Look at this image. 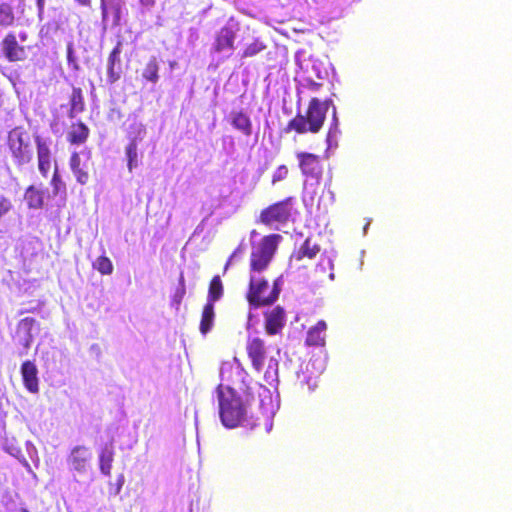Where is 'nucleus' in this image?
Masks as SVG:
<instances>
[{
  "label": "nucleus",
  "instance_id": "1",
  "mask_svg": "<svg viewBox=\"0 0 512 512\" xmlns=\"http://www.w3.org/2000/svg\"><path fill=\"white\" fill-rule=\"evenodd\" d=\"M331 99L320 101L318 98H312L304 114L297 113L284 128V132H295L297 134L312 133L317 134L323 127L326 120L329 105H332Z\"/></svg>",
  "mask_w": 512,
  "mask_h": 512
},
{
  "label": "nucleus",
  "instance_id": "2",
  "mask_svg": "<svg viewBox=\"0 0 512 512\" xmlns=\"http://www.w3.org/2000/svg\"><path fill=\"white\" fill-rule=\"evenodd\" d=\"M219 415L223 425L227 428H235L245 421L247 407L240 395L229 387L220 384L217 388Z\"/></svg>",
  "mask_w": 512,
  "mask_h": 512
},
{
  "label": "nucleus",
  "instance_id": "3",
  "mask_svg": "<svg viewBox=\"0 0 512 512\" xmlns=\"http://www.w3.org/2000/svg\"><path fill=\"white\" fill-rule=\"evenodd\" d=\"M246 353L251 361V365L257 372H262L266 362L268 361L267 370L264 372V378L272 382L277 377L278 362L276 360H268V347L264 339L258 336H250L246 341Z\"/></svg>",
  "mask_w": 512,
  "mask_h": 512
},
{
  "label": "nucleus",
  "instance_id": "4",
  "mask_svg": "<svg viewBox=\"0 0 512 512\" xmlns=\"http://www.w3.org/2000/svg\"><path fill=\"white\" fill-rule=\"evenodd\" d=\"M280 291L278 281L270 286L267 279L260 274H251L246 299L253 307L268 306L278 299Z\"/></svg>",
  "mask_w": 512,
  "mask_h": 512
},
{
  "label": "nucleus",
  "instance_id": "5",
  "mask_svg": "<svg viewBox=\"0 0 512 512\" xmlns=\"http://www.w3.org/2000/svg\"><path fill=\"white\" fill-rule=\"evenodd\" d=\"M281 239L282 236L279 234L266 235L252 247L249 263L250 275L261 274L269 267Z\"/></svg>",
  "mask_w": 512,
  "mask_h": 512
},
{
  "label": "nucleus",
  "instance_id": "6",
  "mask_svg": "<svg viewBox=\"0 0 512 512\" xmlns=\"http://www.w3.org/2000/svg\"><path fill=\"white\" fill-rule=\"evenodd\" d=\"M7 147L16 166L22 167L33 159L31 136L23 127H15L8 132Z\"/></svg>",
  "mask_w": 512,
  "mask_h": 512
},
{
  "label": "nucleus",
  "instance_id": "7",
  "mask_svg": "<svg viewBox=\"0 0 512 512\" xmlns=\"http://www.w3.org/2000/svg\"><path fill=\"white\" fill-rule=\"evenodd\" d=\"M294 198L287 197L262 209L258 222L265 226L273 224H286L292 216V204Z\"/></svg>",
  "mask_w": 512,
  "mask_h": 512
},
{
  "label": "nucleus",
  "instance_id": "8",
  "mask_svg": "<svg viewBox=\"0 0 512 512\" xmlns=\"http://www.w3.org/2000/svg\"><path fill=\"white\" fill-rule=\"evenodd\" d=\"M321 247L311 238H306L304 242L293 250L289 257V266L296 270L307 267L306 261L314 260L320 253Z\"/></svg>",
  "mask_w": 512,
  "mask_h": 512
},
{
  "label": "nucleus",
  "instance_id": "9",
  "mask_svg": "<svg viewBox=\"0 0 512 512\" xmlns=\"http://www.w3.org/2000/svg\"><path fill=\"white\" fill-rule=\"evenodd\" d=\"M296 157L299 161V168L302 174L318 181L323 174V166L319 155L309 152H298Z\"/></svg>",
  "mask_w": 512,
  "mask_h": 512
},
{
  "label": "nucleus",
  "instance_id": "10",
  "mask_svg": "<svg viewBox=\"0 0 512 512\" xmlns=\"http://www.w3.org/2000/svg\"><path fill=\"white\" fill-rule=\"evenodd\" d=\"M3 56L9 62H22L27 58L26 48L17 41L14 32H8L0 43Z\"/></svg>",
  "mask_w": 512,
  "mask_h": 512
},
{
  "label": "nucleus",
  "instance_id": "11",
  "mask_svg": "<svg viewBox=\"0 0 512 512\" xmlns=\"http://www.w3.org/2000/svg\"><path fill=\"white\" fill-rule=\"evenodd\" d=\"M264 328L268 335L281 333L286 323V314L281 306H276L264 313Z\"/></svg>",
  "mask_w": 512,
  "mask_h": 512
},
{
  "label": "nucleus",
  "instance_id": "12",
  "mask_svg": "<svg viewBox=\"0 0 512 512\" xmlns=\"http://www.w3.org/2000/svg\"><path fill=\"white\" fill-rule=\"evenodd\" d=\"M122 42L118 41L107 58V81L114 84L121 78L122 74Z\"/></svg>",
  "mask_w": 512,
  "mask_h": 512
},
{
  "label": "nucleus",
  "instance_id": "13",
  "mask_svg": "<svg viewBox=\"0 0 512 512\" xmlns=\"http://www.w3.org/2000/svg\"><path fill=\"white\" fill-rule=\"evenodd\" d=\"M228 123L244 137L253 134V122L250 115L243 109L232 110L228 116Z\"/></svg>",
  "mask_w": 512,
  "mask_h": 512
},
{
  "label": "nucleus",
  "instance_id": "14",
  "mask_svg": "<svg viewBox=\"0 0 512 512\" xmlns=\"http://www.w3.org/2000/svg\"><path fill=\"white\" fill-rule=\"evenodd\" d=\"M91 459V453L89 451V448L79 445L75 446L68 458L67 462L71 466L72 469L78 472H84L86 471L89 461Z\"/></svg>",
  "mask_w": 512,
  "mask_h": 512
},
{
  "label": "nucleus",
  "instance_id": "15",
  "mask_svg": "<svg viewBox=\"0 0 512 512\" xmlns=\"http://www.w3.org/2000/svg\"><path fill=\"white\" fill-rule=\"evenodd\" d=\"M47 196L46 189L41 185H29L24 192V200L28 209L40 210L45 206V198Z\"/></svg>",
  "mask_w": 512,
  "mask_h": 512
},
{
  "label": "nucleus",
  "instance_id": "16",
  "mask_svg": "<svg viewBox=\"0 0 512 512\" xmlns=\"http://www.w3.org/2000/svg\"><path fill=\"white\" fill-rule=\"evenodd\" d=\"M21 376L24 387L31 393H38V370L34 362L27 360L22 363Z\"/></svg>",
  "mask_w": 512,
  "mask_h": 512
},
{
  "label": "nucleus",
  "instance_id": "17",
  "mask_svg": "<svg viewBox=\"0 0 512 512\" xmlns=\"http://www.w3.org/2000/svg\"><path fill=\"white\" fill-rule=\"evenodd\" d=\"M36 324V320L31 317L21 319L17 324L15 338L19 344L27 350L33 341L32 329Z\"/></svg>",
  "mask_w": 512,
  "mask_h": 512
},
{
  "label": "nucleus",
  "instance_id": "18",
  "mask_svg": "<svg viewBox=\"0 0 512 512\" xmlns=\"http://www.w3.org/2000/svg\"><path fill=\"white\" fill-rule=\"evenodd\" d=\"M69 166L74 174L76 181L81 184L85 185L89 181V170H88V164L85 161H82L80 157V153L78 152H72L70 159H69Z\"/></svg>",
  "mask_w": 512,
  "mask_h": 512
},
{
  "label": "nucleus",
  "instance_id": "19",
  "mask_svg": "<svg viewBox=\"0 0 512 512\" xmlns=\"http://www.w3.org/2000/svg\"><path fill=\"white\" fill-rule=\"evenodd\" d=\"M235 33L230 27H222L216 34L213 44V51L221 53L234 49Z\"/></svg>",
  "mask_w": 512,
  "mask_h": 512
},
{
  "label": "nucleus",
  "instance_id": "20",
  "mask_svg": "<svg viewBox=\"0 0 512 512\" xmlns=\"http://www.w3.org/2000/svg\"><path fill=\"white\" fill-rule=\"evenodd\" d=\"M89 135V127L82 121H77L71 124L66 134V140L71 145H82L88 140Z\"/></svg>",
  "mask_w": 512,
  "mask_h": 512
},
{
  "label": "nucleus",
  "instance_id": "21",
  "mask_svg": "<svg viewBox=\"0 0 512 512\" xmlns=\"http://www.w3.org/2000/svg\"><path fill=\"white\" fill-rule=\"evenodd\" d=\"M327 324L324 320H319L314 326H312L305 339L307 346L322 347L325 345Z\"/></svg>",
  "mask_w": 512,
  "mask_h": 512
},
{
  "label": "nucleus",
  "instance_id": "22",
  "mask_svg": "<svg viewBox=\"0 0 512 512\" xmlns=\"http://www.w3.org/2000/svg\"><path fill=\"white\" fill-rule=\"evenodd\" d=\"M145 131L143 128H138L135 136L130 139L126 146L125 152L127 157V166L129 171H132L138 166V140H142Z\"/></svg>",
  "mask_w": 512,
  "mask_h": 512
},
{
  "label": "nucleus",
  "instance_id": "23",
  "mask_svg": "<svg viewBox=\"0 0 512 512\" xmlns=\"http://www.w3.org/2000/svg\"><path fill=\"white\" fill-rule=\"evenodd\" d=\"M114 454L115 453L112 443L105 445L99 453V469L101 473L106 476L111 475Z\"/></svg>",
  "mask_w": 512,
  "mask_h": 512
},
{
  "label": "nucleus",
  "instance_id": "24",
  "mask_svg": "<svg viewBox=\"0 0 512 512\" xmlns=\"http://www.w3.org/2000/svg\"><path fill=\"white\" fill-rule=\"evenodd\" d=\"M100 9L102 14V21L106 22L108 18V10L110 9L113 14V23L119 25L121 22L122 4L120 1H112L108 7L106 0H100Z\"/></svg>",
  "mask_w": 512,
  "mask_h": 512
},
{
  "label": "nucleus",
  "instance_id": "25",
  "mask_svg": "<svg viewBox=\"0 0 512 512\" xmlns=\"http://www.w3.org/2000/svg\"><path fill=\"white\" fill-rule=\"evenodd\" d=\"M314 275L317 278L328 277L330 280L334 279V264L330 257L321 255L320 260L314 270Z\"/></svg>",
  "mask_w": 512,
  "mask_h": 512
},
{
  "label": "nucleus",
  "instance_id": "26",
  "mask_svg": "<svg viewBox=\"0 0 512 512\" xmlns=\"http://www.w3.org/2000/svg\"><path fill=\"white\" fill-rule=\"evenodd\" d=\"M85 109L84 98L82 90L79 87H74L70 96V109L69 117L74 118L76 114L83 112Z\"/></svg>",
  "mask_w": 512,
  "mask_h": 512
},
{
  "label": "nucleus",
  "instance_id": "27",
  "mask_svg": "<svg viewBox=\"0 0 512 512\" xmlns=\"http://www.w3.org/2000/svg\"><path fill=\"white\" fill-rule=\"evenodd\" d=\"M223 293L224 287L221 278L219 275H215L209 283L206 303L214 304L216 301L221 299Z\"/></svg>",
  "mask_w": 512,
  "mask_h": 512
},
{
  "label": "nucleus",
  "instance_id": "28",
  "mask_svg": "<svg viewBox=\"0 0 512 512\" xmlns=\"http://www.w3.org/2000/svg\"><path fill=\"white\" fill-rule=\"evenodd\" d=\"M214 317V304L206 303L203 307L200 321V332L203 335L207 334L211 330L214 322Z\"/></svg>",
  "mask_w": 512,
  "mask_h": 512
},
{
  "label": "nucleus",
  "instance_id": "29",
  "mask_svg": "<svg viewBox=\"0 0 512 512\" xmlns=\"http://www.w3.org/2000/svg\"><path fill=\"white\" fill-rule=\"evenodd\" d=\"M16 17L11 4L3 2L0 4V28L6 29L12 27Z\"/></svg>",
  "mask_w": 512,
  "mask_h": 512
},
{
  "label": "nucleus",
  "instance_id": "30",
  "mask_svg": "<svg viewBox=\"0 0 512 512\" xmlns=\"http://www.w3.org/2000/svg\"><path fill=\"white\" fill-rule=\"evenodd\" d=\"M142 77L153 84L157 83L159 80V63L155 56H152L148 62L146 63L143 71Z\"/></svg>",
  "mask_w": 512,
  "mask_h": 512
},
{
  "label": "nucleus",
  "instance_id": "31",
  "mask_svg": "<svg viewBox=\"0 0 512 512\" xmlns=\"http://www.w3.org/2000/svg\"><path fill=\"white\" fill-rule=\"evenodd\" d=\"M186 295V283L184 273L181 272L178 278V284L175 287L173 294L171 295V306L176 310H179V307Z\"/></svg>",
  "mask_w": 512,
  "mask_h": 512
},
{
  "label": "nucleus",
  "instance_id": "32",
  "mask_svg": "<svg viewBox=\"0 0 512 512\" xmlns=\"http://www.w3.org/2000/svg\"><path fill=\"white\" fill-rule=\"evenodd\" d=\"M92 267L102 275H111L114 269L111 260L105 255L99 256L92 263Z\"/></svg>",
  "mask_w": 512,
  "mask_h": 512
},
{
  "label": "nucleus",
  "instance_id": "33",
  "mask_svg": "<svg viewBox=\"0 0 512 512\" xmlns=\"http://www.w3.org/2000/svg\"><path fill=\"white\" fill-rule=\"evenodd\" d=\"M50 184L52 186L53 195L57 196L60 194L63 197L66 196V184L63 182L57 169H55L52 175Z\"/></svg>",
  "mask_w": 512,
  "mask_h": 512
},
{
  "label": "nucleus",
  "instance_id": "34",
  "mask_svg": "<svg viewBox=\"0 0 512 512\" xmlns=\"http://www.w3.org/2000/svg\"><path fill=\"white\" fill-rule=\"evenodd\" d=\"M266 46L258 39L254 40L252 43L246 46L242 53L243 58L254 57L263 51Z\"/></svg>",
  "mask_w": 512,
  "mask_h": 512
},
{
  "label": "nucleus",
  "instance_id": "35",
  "mask_svg": "<svg viewBox=\"0 0 512 512\" xmlns=\"http://www.w3.org/2000/svg\"><path fill=\"white\" fill-rule=\"evenodd\" d=\"M37 147V159L51 158V151L48 144L39 136L35 139Z\"/></svg>",
  "mask_w": 512,
  "mask_h": 512
},
{
  "label": "nucleus",
  "instance_id": "36",
  "mask_svg": "<svg viewBox=\"0 0 512 512\" xmlns=\"http://www.w3.org/2000/svg\"><path fill=\"white\" fill-rule=\"evenodd\" d=\"M288 176V168L285 165H280L272 176V183H277L279 181H282L286 179Z\"/></svg>",
  "mask_w": 512,
  "mask_h": 512
},
{
  "label": "nucleus",
  "instance_id": "37",
  "mask_svg": "<svg viewBox=\"0 0 512 512\" xmlns=\"http://www.w3.org/2000/svg\"><path fill=\"white\" fill-rule=\"evenodd\" d=\"M303 87L311 92H318L323 87V83L317 82L313 80L311 77H306L304 79Z\"/></svg>",
  "mask_w": 512,
  "mask_h": 512
},
{
  "label": "nucleus",
  "instance_id": "38",
  "mask_svg": "<svg viewBox=\"0 0 512 512\" xmlns=\"http://www.w3.org/2000/svg\"><path fill=\"white\" fill-rule=\"evenodd\" d=\"M51 166V158L38 159V169L43 177H47Z\"/></svg>",
  "mask_w": 512,
  "mask_h": 512
},
{
  "label": "nucleus",
  "instance_id": "39",
  "mask_svg": "<svg viewBox=\"0 0 512 512\" xmlns=\"http://www.w3.org/2000/svg\"><path fill=\"white\" fill-rule=\"evenodd\" d=\"M243 253V248L241 246H238L234 251L233 253L231 254V256L229 257V259L227 260L226 264H225V267H224V271H226L228 269V267L230 266L231 262H232V259L235 258L238 254H242Z\"/></svg>",
  "mask_w": 512,
  "mask_h": 512
},
{
  "label": "nucleus",
  "instance_id": "40",
  "mask_svg": "<svg viewBox=\"0 0 512 512\" xmlns=\"http://www.w3.org/2000/svg\"><path fill=\"white\" fill-rule=\"evenodd\" d=\"M338 128V119L336 116V108L333 106V129L336 131ZM332 133V128L329 131V135Z\"/></svg>",
  "mask_w": 512,
  "mask_h": 512
},
{
  "label": "nucleus",
  "instance_id": "41",
  "mask_svg": "<svg viewBox=\"0 0 512 512\" xmlns=\"http://www.w3.org/2000/svg\"><path fill=\"white\" fill-rule=\"evenodd\" d=\"M36 5L38 9V15L41 17L44 12V0H36Z\"/></svg>",
  "mask_w": 512,
  "mask_h": 512
},
{
  "label": "nucleus",
  "instance_id": "42",
  "mask_svg": "<svg viewBox=\"0 0 512 512\" xmlns=\"http://www.w3.org/2000/svg\"><path fill=\"white\" fill-rule=\"evenodd\" d=\"M78 5L83 7H90L92 0H74Z\"/></svg>",
  "mask_w": 512,
  "mask_h": 512
},
{
  "label": "nucleus",
  "instance_id": "43",
  "mask_svg": "<svg viewBox=\"0 0 512 512\" xmlns=\"http://www.w3.org/2000/svg\"><path fill=\"white\" fill-rule=\"evenodd\" d=\"M123 483H124V477H123V475H120L119 479H118V487H117V490H116L117 493L120 491Z\"/></svg>",
  "mask_w": 512,
  "mask_h": 512
},
{
  "label": "nucleus",
  "instance_id": "44",
  "mask_svg": "<svg viewBox=\"0 0 512 512\" xmlns=\"http://www.w3.org/2000/svg\"><path fill=\"white\" fill-rule=\"evenodd\" d=\"M140 2L145 6H151L154 4V0H140Z\"/></svg>",
  "mask_w": 512,
  "mask_h": 512
},
{
  "label": "nucleus",
  "instance_id": "45",
  "mask_svg": "<svg viewBox=\"0 0 512 512\" xmlns=\"http://www.w3.org/2000/svg\"><path fill=\"white\" fill-rule=\"evenodd\" d=\"M19 38L22 42H25L27 40V34L26 33H20Z\"/></svg>",
  "mask_w": 512,
  "mask_h": 512
},
{
  "label": "nucleus",
  "instance_id": "46",
  "mask_svg": "<svg viewBox=\"0 0 512 512\" xmlns=\"http://www.w3.org/2000/svg\"><path fill=\"white\" fill-rule=\"evenodd\" d=\"M307 385L309 390H313L314 387L316 386V383L314 382L312 385H310L309 381H307Z\"/></svg>",
  "mask_w": 512,
  "mask_h": 512
},
{
  "label": "nucleus",
  "instance_id": "47",
  "mask_svg": "<svg viewBox=\"0 0 512 512\" xmlns=\"http://www.w3.org/2000/svg\"><path fill=\"white\" fill-rule=\"evenodd\" d=\"M317 77H318L319 79H323L325 76L321 75V74L318 72V73H317Z\"/></svg>",
  "mask_w": 512,
  "mask_h": 512
},
{
  "label": "nucleus",
  "instance_id": "48",
  "mask_svg": "<svg viewBox=\"0 0 512 512\" xmlns=\"http://www.w3.org/2000/svg\"><path fill=\"white\" fill-rule=\"evenodd\" d=\"M19 512H29L26 508H21Z\"/></svg>",
  "mask_w": 512,
  "mask_h": 512
},
{
  "label": "nucleus",
  "instance_id": "49",
  "mask_svg": "<svg viewBox=\"0 0 512 512\" xmlns=\"http://www.w3.org/2000/svg\"><path fill=\"white\" fill-rule=\"evenodd\" d=\"M34 310H28L27 312H33ZM26 311H20V314L25 313Z\"/></svg>",
  "mask_w": 512,
  "mask_h": 512
},
{
  "label": "nucleus",
  "instance_id": "50",
  "mask_svg": "<svg viewBox=\"0 0 512 512\" xmlns=\"http://www.w3.org/2000/svg\"><path fill=\"white\" fill-rule=\"evenodd\" d=\"M90 156H91V155H90V152H88V154H87V159H88V160L90 159Z\"/></svg>",
  "mask_w": 512,
  "mask_h": 512
}]
</instances>
